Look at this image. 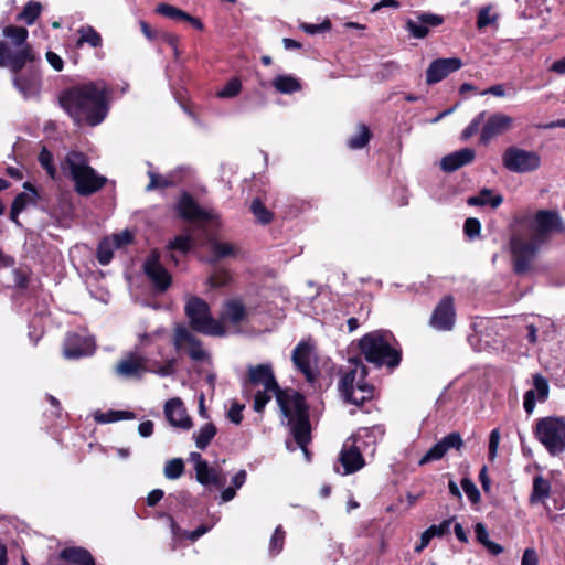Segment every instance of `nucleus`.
<instances>
[{
  "label": "nucleus",
  "mask_w": 565,
  "mask_h": 565,
  "mask_svg": "<svg viewBox=\"0 0 565 565\" xmlns=\"http://www.w3.org/2000/svg\"><path fill=\"white\" fill-rule=\"evenodd\" d=\"M217 429L214 424L205 423L193 434L195 446L201 450L205 449L215 437Z\"/></svg>",
  "instance_id": "nucleus-38"
},
{
  "label": "nucleus",
  "mask_w": 565,
  "mask_h": 565,
  "mask_svg": "<svg viewBox=\"0 0 565 565\" xmlns=\"http://www.w3.org/2000/svg\"><path fill=\"white\" fill-rule=\"evenodd\" d=\"M500 431L498 428L493 429L491 433H490V437H489V454H488V457H489V460L490 461H494L495 458H497V455H498V448H499V444H500Z\"/></svg>",
  "instance_id": "nucleus-57"
},
{
  "label": "nucleus",
  "mask_w": 565,
  "mask_h": 565,
  "mask_svg": "<svg viewBox=\"0 0 565 565\" xmlns=\"http://www.w3.org/2000/svg\"><path fill=\"white\" fill-rule=\"evenodd\" d=\"M243 409H244V405H241L238 403H233L227 413L228 419L236 425L241 424V422L243 419V415H242Z\"/></svg>",
  "instance_id": "nucleus-61"
},
{
  "label": "nucleus",
  "mask_w": 565,
  "mask_h": 565,
  "mask_svg": "<svg viewBox=\"0 0 565 565\" xmlns=\"http://www.w3.org/2000/svg\"><path fill=\"white\" fill-rule=\"evenodd\" d=\"M148 174L150 178V182L146 188L148 191H151V190H154L158 188H167V186L172 185V181H170L167 177L157 174L151 171H149Z\"/></svg>",
  "instance_id": "nucleus-54"
},
{
  "label": "nucleus",
  "mask_w": 565,
  "mask_h": 565,
  "mask_svg": "<svg viewBox=\"0 0 565 565\" xmlns=\"http://www.w3.org/2000/svg\"><path fill=\"white\" fill-rule=\"evenodd\" d=\"M273 86L280 94H294L302 88L300 81L291 75L276 76L273 79Z\"/></svg>",
  "instance_id": "nucleus-34"
},
{
  "label": "nucleus",
  "mask_w": 565,
  "mask_h": 565,
  "mask_svg": "<svg viewBox=\"0 0 565 565\" xmlns=\"http://www.w3.org/2000/svg\"><path fill=\"white\" fill-rule=\"evenodd\" d=\"M444 19L435 13L424 12L416 17V20L406 21V30L415 39H424L429 32V28L438 26Z\"/></svg>",
  "instance_id": "nucleus-24"
},
{
  "label": "nucleus",
  "mask_w": 565,
  "mask_h": 565,
  "mask_svg": "<svg viewBox=\"0 0 565 565\" xmlns=\"http://www.w3.org/2000/svg\"><path fill=\"white\" fill-rule=\"evenodd\" d=\"M184 311L193 330L214 337L225 334L222 323L212 317L210 307L203 299L189 297Z\"/></svg>",
  "instance_id": "nucleus-7"
},
{
  "label": "nucleus",
  "mask_w": 565,
  "mask_h": 565,
  "mask_svg": "<svg viewBox=\"0 0 565 565\" xmlns=\"http://www.w3.org/2000/svg\"><path fill=\"white\" fill-rule=\"evenodd\" d=\"M463 446V440L459 433H450L441 440L436 443L419 460V465H426L441 459L449 449L459 450Z\"/></svg>",
  "instance_id": "nucleus-19"
},
{
  "label": "nucleus",
  "mask_w": 565,
  "mask_h": 565,
  "mask_svg": "<svg viewBox=\"0 0 565 565\" xmlns=\"http://www.w3.org/2000/svg\"><path fill=\"white\" fill-rule=\"evenodd\" d=\"M393 342L391 332L376 330L362 337L359 347L367 362L395 367L401 362V352L394 348Z\"/></svg>",
  "instance_id": "nucleus-5"
},
{
  "label": "nucleus",
  "mask_w": 565,
  "mask_h": 565,
  "mask_svg": "<svg viewBox=\"0 0 565 565\" xmlns=\"http://www.w3.org/2000/svg\"><path fill=\"white\" fill-rule=\"evenodd\" d=\"M237 247L227 242L212 241L211 242V253L213 255L212 260H217L221 258L235 256L237 254Z\"/></svg>",
  "instance_id": "nucleus-40"
},
{
  "label": "nucleus",
  "mask_w": 565,
  "mask_h": 565,
  "mask_svg": "<svg viewBox=\"0 0 565 565\" xmlns=\"http://www.w3.org/2000/svg\"><path fill=\"white\" fill-rule=\"evenodd\" d=\"M551 483L542 476H536L533 480V490L530 497L532 504L544 503L550 497Z\"/></svg>",
  "instance_id": "nucleus-35"
},
{
  "label": "nucleus",
  "mask_w": 565,
  "mask_h": 565,
  "mask_svg": "<svg viewBox=\"0 0 565 565\" xmlns=\"http://www.w3.org/2000/svg\"><path fill=\"white\" fill-rule=\"evenodd\" d=\"M461 487H462L465 493L467 494L468 499L472 503L479 502L480 492H479L478 488L476 487V484L470 479L463 478L461 480Z\"/></svg>",
  "instance_id": "nucleus-56"
},
{
  "label": "nucleus",
  "mask_w": 565,
  "mask_h": 565,
  "mask_svg": "<svg viewBox=\"0 0 565 565\" xmlns=\"http://www.w3.org/2000/svg\"><path fill=\"white\" fill-rule=\"evenodd\" d=\"M350 370L340 382L345 401L359 405L372 398L373 387L365 382L366 366L359 360H350Z\"/></svg>",
  "instance_id": "nucleus-6"
},
{
  "label": "nucleus",
  "mask_w": 565,
  "mask_h": 565,
  "mask_svg": "<svg viewBox=\"0 0 565 565\" xmlns=\"http://www.w3.org/2000/svg\"><path fill=\"white\" fill-rule=\"evenodd\" d=\"M164 416L171 426L188 430L192 420L186 414L183 402L179 397L171 398L164 404Z\"/></svg>",
  "instance_id": "nucleus-25"
},
{
  "label": "nucleus",
  "mask_w": 565,
  "mask_h": 565,
  "mask_svg": "<svg viewBox=\"0 0 565 565\" xmlns=\"http://www.w3.org/2000/svg\"><path fill=\"white\" fill-rule=\"evenodd\" d=\"M114 249H116V247L114 246V243L109 239V237L103 239L97 248L98 262L102 265L109 264L114 256Z\"/></svg>",
  "instance_id": "nucleus-45"
},
{
  "label": "nucleus",
  "mask_w": 565,
  "mask_h": 565,
  "mask_svg": "<svg viewBox=\"0 0 565 565\" xmlns=\"http://www.w3.org/2000/svg\"><path fill=\"white\" fill-rule=\"evenodd\" d=\"M339 460L344 470L343 475L354 473L365 466L364 456L355 449L354 440L343 443Z\"/></svg>",
  "instance_id": "nucleus-26"
},
{
  "label": "nucleus",
  "mask_w": 565,
  "mask_h": 565,
  "mask_svg": "<svg viewBox=\"0 0 565 565\" xmlns=\"http://www.w3.org/2000/svg\"><path fill=\"white\" fill-rule=\"evenodd\" d=\"M284 543L285 531L282 530L281 525H278L270 537L269 553L274 556L278 555L284 548Z\"/></svg>",
  "instance_id": "nucleus-48"
},
{
  "label": "nucleus",
  "mask_w": 565,
  "mask_h": 565,
  "mask_svg": "<svg viewBox=\"0 0 565 565\" xmlns=\"http://www.w3.org/2000/svg\"><path fill=\"white\" fill-rule=\"evenodd\" d=\"M192 246V238L190 236L179 235L168 244L169 249H178L182 253H188Z\"/></svg>",
  "instance_id": "nucleus-53"
},
{
  "label": "nucleus",
  "mask_w": 565,
  "mask_h": 565,
  "mask_svg": "<svg viewBox=\"0 0 565 565\" xmlns=\"http://www.w3.org/2000/svg\"><path fill=\"white\" fill-rule=\"evenodd\" d=\"M302 31H305L308 34H316L320 32H324L331 29V23L329 20H324L320 24H311V23H303L301 24Z\"/></svg>",
  "instance_id": "nucleus-59"
},
{
  "label": "nucleus",
  "mask_w": 565,
  "mask_h": 565,
  "mask_svg": "<svg viewBox=\"0 0 565 565\" xmlns=\"http://www.w3.org/2000/svg\"><path fill=\"white\" fill-rule=\"evenodd\" d=\"M184 472V462L181 458L168 460L164 465L163 473L169 480L179 479Z\"/></svg>",
  "instance_id": "nucleus-42"
},
{
  "label": "nucleus",
  "mask_w": 565,
  "mask_h": 565,
  "mask_svg": "<svg viewBox=\"0 0 565 565\" xmlns=\"http://www.w3.org/2000/svg\"><path fill=\"white\" fill-rule=\"evenodd\" d=\"M23 188L30 192H22V193L18 194L12 203L11 212H10V220L12 222H14L17 225H20L19 220H18L19 214L28 205L35 203V200L38 196L35 189L29 182H25L23 184Z\"/></svg>",
  "instance_id": "nucleus-30"
},
{
  "label": "nucleus",
  "mask_w": 565,
  "mask_h": 565,
  "mask_svg": "<svg viewBox=\"0 0 565 565\" xmlns=\"http://www.w3.org/2000/svg\"><path fill=\"white\" fill-rule=\"evenodd\" d=\"M550 385L547 380L541 374L533 375V388L524 394L523 406L530 415L533 413L536 403H544L548 398Z\"/></svg>",
  "instance_id": "nucleus-23"
},
{
  "label": "nucleus",
  "mask_w": 565,
  "mask_h": 565,
  "mask_svg": "<svg viewBox=\"0 0 565 565\" xmlns=\"http://www.w3.org/2000/svg\"><path fill=\"white\" fill-rule=\"evenodd\" d=\"M95 352V341L92 337L79 333H70L65 338L63 355L68 360H76L92 355Z\"/></svg>",
  "instance_id": "nucleus-14"
},
{
  "label": "nucleus",
  "mask_w": 565,
  "mask_h": 565,
  "mask_svg": "<svg viewBox=\"0 0 565 565\" xmlns=\"http://www.w3.org/2000/svg\"><path fill=\"white\" fill-rule=\"evenodd\" d=\"M60 557L72 565H95L92 554L83 547L64 548Z\"/></svg>",
  "instance_id": "nucleus-32"
},
{
  "label": "nucleus",
  "mask_w": 565,
  "mask_h": 565,
  "mask_svg": "<svg viewBox=\"0 0 565 565\" xmlns=\"http://www.w3.org/2000/svg\"><path fill=\"white\" fill-rule=\"evenodd\" d=\"M41 10L42 6L40 2L30 1L24 6L22 12L19 13L18 20L25 22L28 25H31L40 15Z\"/></svg>",
  "instance_id": "nucleus-41"
},
{
  "label": "nucleus",
  "mask_w": 565,
  "mask_h": 565,
  "mask_svg": "<svg viewBox=\"0 0 565 565\" xmlns=\"http://www.w3.org/2000/svg\"><path fill=\"white\" fill-rule=\"evenodd\" d=\"M247 317V310L244 305L236 299L228 300L224 303L221 319L223 322H227L231 324H238L244 321Z\"/></svg>",
  "instance_id": "nucleus-31"
},
{
  "label": "nucleus",
  "mask_w": 565,
  "mask_h": 565,
  "mask_svg": "<svg viewBox=\"0 0 565 565\" xmlns=\"http://www.w3.org/2000/svg\"><path fill=\"white\" fill-rule=\"evenodd\" d=\"M455 319L454 299L446 296L435 308L430 318V326L439 331H449L455 324Z\"/></svg>",
  "instance_id": "nucleus-17"
},
{
  "label": "nucleus",
  "mask_w": 565,
  "mask_h": 565,
  "mask_svg": "<svg viewBox=\"0 0 565 565\" xmlns=\"http://www.w3.org/2000/svg\"><path fill=\"white\" fill-rule=\"evenodd\" d=\"M502 195H492L491 190L483 189L478 195L468 198L467 203L471 206H483L489 204L491 207L495 209L502 203Z\"/></svg>",
  "instance_id": "nucleus-36"
},
{
  "label": "nucleus",
  "mask_w": 565,
  "mask_h": 565,
  "mask_svg": "<svg viewBox=\"0 0 565 565\" xmlns=\"http://www.w3.org/2000/svg\"><path fill=\"white\" fill-rule=\"evenodd\" d=\"M12 72V84L24 99H38L41 95L42 81L36 71Z\"/></svg>",
  "instance_id": "nucleus-11"
},
{
  "label": "nucleus",
  "mask_w": 565,
  "mask_h": 565,
  "mask_svg": "<svg viewBox=\"0 0 565 565\" xmlns=\"http://www.w3.org/2000/svg\"><path fill=\"white\" fill-rule=\"evenodd\" d=\"M513 118L503 113H493L484 117V125L480 130V142L488 145L495 137L510 131L513 127Z\"/></svg>",
  "instance_id": "nucleus-13"
},
{
  "label": "nucleus",
  "mask_w": 565,
  "mask_h": 565,
  "mask_svg": "<svg viewBox=\"0 0 565 565\" xmlns=\"http://www.w3.org/2000/svg\"><path fill=\"white\" fill-rule=\"evenodd\" d=\"M534 230L540 236H548L554 233H562L565 225L557 212L542 210L535 214Z\"/></svg>",
  "instance_id": "nucleus-22"
},
{
  "label": "nucleus",
  "mask_w": 565,
  "mask_h": 565,
  "mask_svg": "<svg viewBox=\"0 0 565 565\" xmlns=\"http://www.w3.org/2000/svg\"><path fill=\"white\" fill-rule=\"evenodd\" d=\"M157 12L167 17V18H170L172 20H185L188 13L182 11L181 9L174 7V6H171V4H168V3H161L157 7Z\"/></svg>",
  "instance_id": "nucleus-51"
},
{
  "label": "nucleus",
  "mask_w": 565,
  "mask_h": 565,
  "mask_svg": "<svg viewBox=\"0 0 565 565\" xmlns=\"http://www.w3.org/2000/svg\"><path fill=\"white\" fill-rule=\"evenodd\" d=\"M134 235L129 230H124L120 233L113 234L109 239L114 243L116 248H121L132 242Z\"/></svg>",
  "instance_id": "nucleus-55"
},
{
  "label": "nucleus",
  "mask_w": 565,
  "mask_h": 565,
  "mask_svg": "<svg viewBox=\"0 0 565 565\" xmlns=\"http://www.w3.org/2000/svg\"><path fill=\"white\" fill-rule=\"evenodd\" d=\"M134 418V414L131 412H125V411H109L106 413H96L95 419L98 423H113L118 422L121 419H131Z\"/></svg>",
  "instance_id": "nucleus-44"
},
{
  "label": "nucleus",
  "mask_w": 565,
  "mask_h": 565,
  "mask_svg": "<svg viewBox=\"0 0 565 565\" xmlns=\"http://www.w3.org/2000/svg\"><path fill=\"white\" fill-rule=\"evenodd\" d=\"M476 157L475 150L463 148L445 156L440 161V167L444 171L452 172L473 161Z\"/></svg>",
  "instance_id": "nucleus-29"
},
{
  "label": "nucleus",
  "mask_w": 565,
  "mask_h": 565,
  "mask_svg": "<svg viewBox=\"0 0 565 565\" xmlns=\"http://www.w3.org/2000/svg\"><path fill=\"white\" fill-rule=\"evenodd\" d=\"M230 281V275L227 273H220L211 276L207 280L212 288L225 286Z\"/></svg>",
  "instance_id": "nucleus-64"
},
{
  "label": "nucleus",
  "mask_w": 565,
  "mask_h": 565,
  "mask_svg": "<svg viewBox=\"0 0 565 565\" xmlns=\"http://www.w3.org/2000/svg\"><path fill=\"white\" fill-rule=\"evenodd\" d=\"M79 38L76 42V46L81 47L83 44H88L92 47L102 46L103 40L100 34L90 25L81 26L77 31Z\"/></svg>",
  "instance_id": "nucleus-37"
},
{
  "label": "nucleus",
  "mask_w": 565,
  "mask_h": 565,
  "mask_svg": "<svg viewBox=\"0 0 565 565\" xmlns=\"http://www.w3.org/2000/svg\"><path fill=\"white\" fill-rule=\"evenodd\" d=\"M39 162L43 169H45L49 177L53 180L57 178V169L53 163V154L43 148L39 154Z\"/></svg>",
  "instance_id": "nucleus-47"
},
{
  "label": "nucleus",
  "mask_w": 565,
  "mask_h": 565,
  "mask_svg": "<svg viewBox=\"0 0 565 565\" xmlns=\"http://www.w3.org/2000/svg\"><path fill=\"white\" fill-rule=\"evenodd\" d=\"M370 140V130L365 125H360L358 127V132L355 136L351 137L348 140V146L351 149H362L367 145Z\"/></svg>",
  "instance_id": "nucleus-46"
},
{
  "label": "nucleus",
  "mask_w": 565,
  "mask_h": 565,
  "mask_svg": "<svg viewBox=\"0 0 565 565\" xmlns=\"http://www.w3.org/2000/svg\"><path fill=\"white\" fill-rule=\"evenodd\" d=\"M451 519L444 520L441 523L437 525H431L427 530L433 534V536H443L450 530Z\"/></svg>",
  "instance_id": "nucleus-62"
},
{
  "label": "nucleus",
  "mask_w": 565,
  "mask_h": 565,
  "mask_svg": "<svg viewBox=\"0 0 565 565\" xmlns=\"http://www.w3.org/2000/svg\"><path fill=\"white\" fill-rule=\"evenodd\" d=\"M62 172L72 179L75 191L81 195H89L103 188L106 178L99 175L88 162V158L79 151L72 150L61 162Z\"/></svg>",
  "instance_id": "nucleus-4"
},
{
  "label": "nucleus",
  "mask_w": 565,
  "mask_h": 565,
  "mask_svg": "<svg viewBox=\"0 0 565 565\" xmlns=\"http://www.w3.org/2000/svg\"><path fill=\"white\" fill-rule=\"evenodd\" d=\"M178 211L183 218L193 222H213L218 218V215L214 211H207L200 207L186 193L180 198Z\"/></svg>",
  "instance_id": "nucleus-18"
},
{
  "label": "nucleus",
  "mask_w": 565,
  "mask_h": 565,
  "mask_svg": "<svg viewBox=\"0 0 565 565\" xmlns=\"http://www.w3.org/2000/svg\"><path fill=\"white\" fill-rule=\"evenodd\" d=\"M477 541L482 544L492 555H499L503 552V547L489 539V533L482 523L475 526Z\"/></svg>",
  "instance_id": "nucleus-39"
},
{
  "label": "nucleus",
  "mask_w": 565,
  "mask_h": 565,
  "mask_svg": "<svg viewBox=\"0 0 565 565\" xmlns=\"http://www.w3.org/2000/svg\"><path fill=\"white\" fill-rule=\"evenodd\" d=\"M195 477L198 482L203 486L213 484L217 488H222L225 484V477L222 475L221 470L211 467L209 463L205 469L202 468L198 470Z\"/></svg>",
  "instance_id": "nucleus-33"
},
{
  "label": "nucleus",
  "mask_w": 565,
  "mask_h": 565,
  "mask_svg": "<svg viewBox=\"0 0 565 565\" xmlns=\"http://www.w3.org/2000/svg\"><path fill=\"white\" fill-rule=\"evenodd\" d=\"M521 565H539V556L534 548H525L522 555Z\"/></svg>",
  "instance_id": "nucleus-63"
},
{
  "label": "nucleus",
  "mask_w": 565,
  "mask_h": 565,
  "mask_svg": "<svg viewBox=\"0 0 565 565\" xmlns=\"http://www.w3.org/2000/svg\"><path fill=\"white\" fill-rule=\"evenodd\" d=\"M511 249L514 257V270L518 274H523L530 269L531 260L539 249V244L514 237L511 241Z\"/></svg>",
  "instance_id": "nucleus-16"
},
{
  "label": "nucleus",
  "mask_w": 565,
  "mask_h": 565,
  "mask_svg": "<svg viewBox=\"0 0 565 565\" xmlns=\"http://www.w3.org/2000/svg\"><path fill=\"white\" fill-rule=\"evenodd\" d=\"M242 89V84L239 79L232 78L226 83V85L217 92V97L220 98H231L239 94Z\"/></svg>",
  "instance_id": "nucleus-52"
},
{
  "label": "nucleus",
  "mask_w": 565,
  "mask_h": 565,
  "mask_svg": "<svg viewBox=\"0 0 565 565\" xmlns=\"http://www.w3.org/2000/svg\"><path fill=\"white\" fill-rule=\"evenodd\" d=\"M143 271L156 289L164 291L171 285V276L160 263V253L152 249L143 262Z\"/></svg>",
  "instance_id": "nucleus-12"
},
{
  "label": "nucleus",
  "mask_w": 565,
  "mask_h": 565,
  "mask_svg": "<svg viewBox=\"0 0 565 565\" xmlns=\"http://www.w3.org/2000/svg\"><path fill=\"white\" fill-rule=\"evenodd\" d=\"M108 88L104 82L75 85L61 93L60 106L75 125L90 127L102 124L109 111Z\"/></svg>",
  "instance_id": "nucleus-1"
},
{
  "label": "nucleus",
  "mask_w": 565,
  "mask_h": 565,
  "mask_svg": "<svg viewBox=\"0 0 565 565\" xmlns=\"http://www.w3.org/2000/svg\"><path fill=\"white\" fill-rule=\"evenodd\" d=\"M502 163L503 167L511 172L529 173L540 168L541 157L535 151L512 146L504 150Z\"/></svg>",
  "instance_id": "nucleus-9"
},
{
  "label": "nucleus",
  "mask_w": 565,
  "mask_h": 565,
  "mask_svg": "<svg viewBox=\"0 0 565 565\" xmlns=\"http://www.w3.org/2000/svg\"><path fill=\"white\" fill-rule=\"evenodd\" d=\"M281 391L282 390H280L279 387L277 390H267L263 387L262 391H258L255 394L254 409L258 413L262 412L267 405V403L271 399V397L275 396L277 398V395L280 394Z\"/></svg>",
  "instance_id": "nucleus-43"
},
{
  "label": "nucleus",
  "mask_w": 565,
  "mask_h": 565,
  "mask_svg": "<svg viewBox=\"0 0 565 565\" xmlns=\"http://www.w3.org/2000/svg\"><path fill=\"white\" fill-rule=\"evenodd\" d=\"M462 62L458 57L434 60L426 70V83L431 85L446 78L450 73L461 68Z\"/></svg>",
  "instance_id": "nucleus-20"
},
{
  "label": "nucleus",
  "mask_w": 565,
  "mask_h": 565,
  "mask_svg": "<svg viewBox=\"0 0 565 565\" xmlns=\"http://www.w3.org/2000/svg\"><path fill=\"white\" fill-rule=\"evenodd\" d=\"M384 430L381 426L361 427L345 440H354L355 449L363 456H373L377 441L383 437Z\"/></svg>",
  "instance_id": "nucleus-15"
},
{
  "label": "nucleus",
  "mask_w": 565,
  "mask_h": 565,
  "mask_svg": "<svg viewBox=\"0 0 565 565\" xmlns=\"http://www.w3.org/2000/svg\"><path fill=\"white\" fill-rule=\"evenodd\" d=\"M277 403L284 416L288 419L290 433L295 441L302 449L307 458L309 452L307 445L310 441V423L305 398L294 391H281L277 395Z\"/></svg>",
  "instance_id": "nucleus-2"
},
{
  "label": "nucleus",
  "mask_w": 565,
  "mask_h": 565,
  "mask_svg": "<svg viewBox=\"0 0 565 565\" xmlns=\"http://www.w3.org/2000/svg\"><path fill=\"white\" fill-rule=\"evenodd\" d=\"M535 436L547 451L555 456L565 451V420L561 417H545L536 423Z\"/></svg>",
  "instance_id": "nucleus-8"
},
{
  "label": "nucleus",
  "mask_w": 565,
  "mask_h": 565,
  "mask_svg": "<svg viewBox=\"0 0 565 565\" xmlns=\"http://www.w3.org/2000/svg\"><path fill=\"white\" fill-rule=\"evenodd\" d=\"M465 233L468 237L475 238L480 234L481 225L477 218H467L463 226Z\"/></svg>",
  "instance_id": "nucleus-58"
},
{
  "label": "nucleus",
  "mask_w": 565,
  "mask_h": 565,
  "mask_svg": "<svg viewBox=\"0 0 565 565\" xmlns=\"http://www.w3.org/2000/svg\"><path fill=\"white\" fill-rule=\"evenodd\" d=\"M495 21V17L491 14L490 8H483L478 15L477 26L479 29H483L484 26L493 23Z\"/></svg>",
  "instance_id": "nucleus-60"
},
{
  "label": "nucleus",
  "mask_w": 565,
  "mask_h": 565,
  "mask_svg": "<svg viewBox=\"0 0 565 565\" xmlns=\"http://www.w3.org/2000/svg\"><path fill=\"white\" fill-rule=\"evenodd\" d=\"M146 371V360L137 353L128 354L115 367L116 374L124 379H139Z\"/></svg>",
  "instance_id": "nucleus-27"
},
{
  "label": "nucleus",
  "mask_w": 565,
  "mask_h": 565,
  "mask_svg": "<svg viewBox=\"0 0 565 565\" xmlns=\"http://www.w3.org/2000/svg\"><path fill=\"white\" fill-rule=\"evenodd\" d=\"M2 34L9 42L0 40V68L21 71L28 62L34 61V53L28 43L29 31L23 26L8 25Z\"/></svg>",
  "instance_id": "nucleus-3"
},
{
  "label": "nucleus",
  "mask_w": 565,
  "mask_h": 565,
  "mask_svg": "<svg viewBox=\"0 0 565 565\" xmlns=\"http://www.w3.org/2000/svg\"><path fill=\"white\" fill-rule=\"evenodd\" d=\"M173 344L178 351L185 352L194 361H203L207 356L200 340L184 326L175 328Z\"/></svg>",
  "instance_id": "nucleus-10"
},
{
  "label": "nucleus",
  "mask_w": 565,
  "mask_h": 565,
  "mask_svg": "<svg viewBox=\"0 0 565 565\" xmlns=\"http://www.w3.org/2000/svg\"><path fill=\"white\" fill-rule=\"evenodd\" d=\"M486 115V111H481L471 120V122L461 132L462 140H468L480 130L481 124L484 125Z\"/></svg>",
  "instance_id": "nucleus-50"
},
{
  "label": "nucleus",
  "mask_w": 565,
  "mask_h": 565,
  "mask_svg": "<svg viewBox=\"0 0 565 565\" xmlns=\"http://www.w3.org/2000/svg\"><path fill=\"white\" fill-rule=\"evenodd\" d=\"M313 350L307 342H300L292 352V362L296 367L306 376V380L313 383L317 372L312 363Z\"/></svg>",
  "instance_id": "nucleus-21"
},
{
  "label": "nucleus",
  "mask_w": 565,
  "mask_h": 565,
  "mask_svg": "<svg viewBox=\"0 0 565 565\" xmlns=\"http://www.w3.org/2000/svg\"><path fill=\"white\" fill-rule=\"evenodd\" d=\"M250 210L255 217L257 218V221L262 224H268L273 218L271 212L268 211L266 206L262 203V201L258 199H255L252 202Z\"/></svg>",
  "instance_id": "nucleus-49"
},
{
  "label": "nucleus",
  "mask_w": 565,
  "mask_h": 565,
  "mask_svg": "<svg viewBox=\"0 0 565 565\" xmlns=\"http://www.w3.org/2000/svg\"><path fill=\"white\" fill-rule=\"evenodd\" d=\"M248 382L252 385H260L267 390H277L278 383L275 379L274 371L270 363L258 365H249L247 367Z\"/></svg>",
  "instance_id": "nucleus-28"
}]
</instances>
